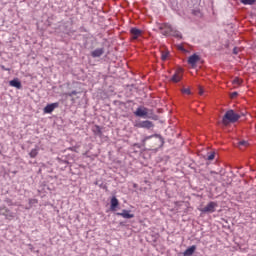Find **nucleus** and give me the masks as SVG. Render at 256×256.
Instances as JSON below:
<instances>
[{"label": "nucleus", "instance_id": "nucleus-1", "mask_svg": "<svg viewBox=\"0 0 256 256\" xmlns=\"http://www.w3.org/2000/svg\"><path fill=\"white\" fill-rule=\"evenodd\" d=\"M241 119V115L235 113L233 110H228L223 116L222 123L227 126L229 123H237Z\"/></svg>", "mask_w": 256, "mask_h": 256}, {"label": "nucleus", "instance_id": "nucleus-2", "mask_svg": "<svg viewBox=\"0 0 256 256\" xmlns=\"http://www.w3.org/2000/svg\"><path fill=\"white\" fill-rule=\"evenodd\" d=\"M158 29L162 32V35H171L173 31V26L169 23L159 24Z\"/></svg>", "mask_w": 256, "mask_h": 256}, {"label": "nucleus", "instance_id": "nucleus-3", "mask_svg": "<svg viewBox=\"0 0 256 256\" xmlns=\"http://www.w3.org/2000/svg\"><path fill=\"white\" fill-rule=\"evenodd\" d=\"M217 209V202H209L204 208H200L201 213H215Z\"/></svg>", "mask_w": 256, "mask_h": 256}, {"label": "nucleus", "instance_id": "nucleus-4", "mask_svg": "<svg viewBox=\"0 0 256 256\" xmlns=\"http://www.w3.org/2000/svg\"><path fill=\"white\" fill-rule=\"evenodd\" d=\"M200 60L201 57H199V55L193 54L188 58V64L191 65L193 69H195V67H197V63H199Z\"/></svg>", "mask_w": 256, "mask_h": 256}, {"label": "nucleus", "instance_id": "nucleus-5", "mask_svg": "<svg viewBox=\"0 0 256 256\" xmlns=\"http://www.w3.org/2000/svg\"><path fill=\"white\" fill-rule=\"evenodd\" d=\"M0 215H3L6 219H13V214L6 206H0Z\"/></svg>", "mask_w": 256, "mask_h": 256}, {"label": "nucleus", "instance_id": "nucleus-6", "mask_svg": "<svg viewBox=\"0 0 256 256\" xmlns=\"http://www.w3.org/2000/svg\"><path fill=\"white\" fill-rule=\"evenodd\" d=\"M136 117H147L149 115V110L145 107H138L134 112Z\"/></svg>", "mask_w": 256, "mask_h": 256}, {"label": "nucleus", "instance_id": "nucleus-7", "mask_svg": "<svg viewBox=\"0 0 256 256\" xmlns=\"http://www.w3.org/2000/svg\"><path fill=\"white\" fill-rule=\"evenodd\" d=\"M135 127H138L139 129H151L154 127V125L153 122L145 120L136 124Z\"/></svg>", "mask_w": 256, "mask_h": 256}, {"label": "nucleus", "instance_id": "nucleus-8", "mask_svg": "<svg viewBox=\"0 0 256 256\" xmlns=\"http://www.w3.org/2000/svg\"><path fill=\"white\" fill-rule=\"evenodd\" d=\"M181 79H183V69H178L172 76L171 81H173V83H179Z\"/></svg>", "mask_w": 256, "mask_h": 256}, {"label": "nucleus", "instance_id": "nucleus-9", "mask_svg": "<svg viewBox=\"0 0 256 256\" xmlns=\"http://www.w3.org/2000/svg\"><path fill=\"white\" fill-rule=\"evenodd\" d=\"M118 217H123V219H133L135 214H131V210H122V212L116 213Z\"/></svg>", "mask_w": 256, "mask_h": 256}, {"label": "nucleus", "instance_id": "nucleus-10", "mask_svg": "<svg viewBox=\"0 0 256 256\" xmlns=\"http://www.w3.org/2000/svg\"><path fill=\"white\" fill-rule=\"evenodd\" d=\"M130 34L132 39H139L143 35V31L140 30L139 28H131L130 29Z\"/></svg>", "mask_w": 256, "mask_h": 256}, {"label": "nucleus", "instance_id": "nucleus-11", "mask_svg": "<svg viewBox=\"0 0 256 256\" xmlns=\"http://www.w3.org/2000/svg\"><path fill=\"white\" fill-rule=\"evenodd\" d=\"M105 53V48H97L91 52V57H101Z\"/></svg>", "mask_w": 256, "mask_h": 256}, {"label": "nucleus", "instance_id": "nucleus-12", "mask_svg": "<svg viewBox=\"0 0 256 256\" xmlns=\"http://www.w3.org/2000/svg\"><path fill=\"white\" fill-rule=\"evenodd\" d=\"M57 107H59V103H57V102L52 103V104H48L44 108V113H51L52 111H55V109H57Z\"/></svg>", "mask_w": 256, "mask_h": 256}, {"label": "nucleus", "instance_id": "nucleus-13", "mask_svg": "<svg viewBox=\"0 0 256 256\" xmlns=\"http://www.w3.org/2000/svg\"><path fill=\"white\" fill-rule=\"evenodd\" d=\"M110 203L111 211H115L117 207H119V200L117 199V197H112Z\"/></svg>", "mask_w": 256, "mask_h": 256}, {"label": "nucleus", "instance_id": "nucleus-14", "mask_svg": "<svg viewBox=\"0 0 256 256\" xmlns=\"http://www.w3.org/2000/svg\"><path fill=\"white\" fill-rule=\"evenodd\" d=\"M10 87H15L16 89H21V81L18 78L13 79L9 82Z\"/></svg>", "mask_w": 256, "mask_h": 256}, {"label": "nucleus", "instance_id": "nucleus-15", "mask_svg": "<svg viewBox=\"0 0 256 256\" xmlns=\"http://www.w3.org/2000/svg\"><path fill=\"white\" fill-rule=\"evenodd\" d=\"M196 250H197V246L192 245L191 247L187 248L184 251L183 255L184 256H191V255H193V253H195Z\"/></svg>", "mask_w": 256, "mask_h": 256}, {"label": "nucleus", "instance_id": "nucleus-16", "mask_svg": "<svg viewBox=\"0 0 256 256\" xmlns=\"http://www.w3.org/2000/svg\"><path fill=\"white\" fill-rule=\"evenodd\" d=\"M92 131H93L94 135H98L99 137H101V135H103V131L101 130V127L99 125H95L92 128Z\"/></svg>", "mask_w": 256, "mask_h": 256}, {"label": "nucleus", "instance_id": "nucleus-17", "mask_svg": "<svg viewBox=\"0 0 256 256\" xmlns=\"http://www.w3.org/2000/svg\"><path fill=\"white\" fill-rule=\"evenodd\" d=\"M169 35H172V37H177V39H181V32H179L177 29L172 28V31Z\"/></svg>", "mask_w": 256, "mask_h": 256}, {"label": "nucleus", "instance_id": "nucleus-18", "mask_svg": "<svg viewBox=\"0 0 256 256\" xmlns=\"http://www.w3.org/2000/svg\"><path fill=\"white\" fill-rule=\"evenodd\" d=\"M242 83H243V80L238 77L234 78V80L232 81V85L234 87H239Z\"/></svg>", "mask_w": 256, "mask_h": 256}, {"label": "nucleus", "instance_id": "nucleus-19", "mask_svg": "<svg viewBox=\"0 0 256 256\" xmlns=\"http://www.w3.org/2000/svg\"><path fill=\"white\" fill-rule=\"evenodd\" d=\"M31 159H35V157H37V155H39V149L34 148L30 151L29 153Z\"/></svg>", "mask_w": 256, "mask_h": 256}, {"label": "nucleus", "instance_id": "nucleus-20", "mask_svg": "<svg viewBox=\"0 0 256 256\" xmlns=\"http://www.w3.org/2000/svg\"><path fill=\"white\" fill-rule=\"evenodd\" d=\"M256 0H241L243 5H255Z\"/></svg>", "mask_w": 256, "mask_h": 256}, {"label": "nucleus", "instance_id": "nucleus-21", "mask_svg": "<svg viewBox=\"0 0 256 256\" xmlns=\"http://www.w3.org/2000/svg\"><path fill=\"white\" fill-rule=\"evenodd\" d=\"M169 57V51H164L161 54L162 61H167V58Z\"/></svg>", "mask_w": 256, "mask_h": 256}, {"label": "nucleus", "instance_id": "nucleus-22", "mask_svg": "<svg viewBox=\"0 0 256 256\" xmlns=\"http://www.w3.org/2000/svg\"><path fill=\"white\" fill-rule=\"evenodd\" d=\"M249 145L248 141L242 140L238 142V147H247Z\"/></svg>", "mask_w": 256, "mask_h": 256}, {"label": "nucleus", "instance_id": "nucleus-23", "mask_svg": "<svg viewBox=\"0 0 256 256\" xmlns=\"http://www.w3.org/2000/svg\"><path fill=\"white\" fill-rule=\"evenodd\" d=\"M36 203H39V200L35 198L29 199V205H36Z\"/></svg>", "mask_w": 256, "mask_h": 256}, {"label": "nucleus", "instance_id": "nucleus-24", "mask_svg": "<svg viewBox=\"0 0 256 256\" xmlns=\"http://www.w3.org/2000/svg\"><path fill=\"white\" fill-rule=\"evenodd\" d=\"M182 93H185L186 95H191V90L189 88L182 89Z\"/></svg>", "mask_w": 256, "mask_h": 256}, {"label": "nucleus", "instance_id": "nucleus-25", "mask_svg": "<svg viewBox=\"0 0 256 256\" xmlns=\"http://www.w3.org/2000/svg\"><path fill=\"white\" fill-rule=\"evenodd\" d=\"M208 161H213V159H215V153H211L208 155Z\"/></svg>", "mask_w": 256, "mask_h": 256}, {"label": "nucleus", "instance_id": "nucleus-26", "mask_svg": "<svg viewBox=\"0 0 256 256\" xmlns=\"http://www.w3.org/2000/svg\"><path fill=\"white\" fill-rule=\"evenodd\" d=\"M237 95H238L237 92H233V93L231 94L232 99L235 98V97H237Z\"/></svg>", "mask_w": 256, "mask_h": 256}, {"label": "nucleus", "instance_id": "nucleus-27", "mask_svg": "<svg viewBox=\"0 0 256 256\" xmlns=\"http://www.w3.org/2000/svg\"><path fill=\"white\" fill-rule=\"evenodd\" d=\"M2 69H3L4 71H9V68H6L5 66H2Z\"/></svg>", "mask_w": 256, "mask_h": 256}, {"label": "nucleus", "instance_id": "nucleus-28", "mask_svg": "<svg viewBox=\"0 0 256 256\" xmlns=\"http://www.w3.org/2000/svg\"><path fill=\"white\" fill-rule=\"evenodd\" d=\"M199 95H203V90L201 88L199 89Z\"/></svg>", "mask_w": 256, "mask_h": 256}, {"label": "nucleus", "instance_id": "nucleus-29", "mask_svg": "<svg viewBox=\"0 0 256 256\" xmlns=\"http://www.w3.org/2000/svg\"><path fill=\"white\" fill-rule=\"evenodd\" d=\"M179 49H180V51H185V50L183 49V46H179Z\"/></svg>", "mask_w": 256, "mask_h": 256}, {"label": "nucleus", "instance_id": "nucleus-30", "mask_svg": "<svg viewBox=\"0 0 256 256\" xmlns=\"http://www.w3.org/2000/svg\"><path fill=\"white\" fill-rule=\"evenodd\" d=\"M72 95H77V92H76V91H73V92H72Z\"/></svg>", "mask_w": 256, "mask_h": 256}, {"label": "nucleus", "instance_id": "nucleus-31", "mask_svg": "<svg viewBox=\"0 0 256 256\" xmlns=\"http://www.w3.org/2000/svg\"><path fill=\"white\" fill-rule=\"evenodd\" d=\"M133 188H134V189H137V184H134V185H133Z\"/></svg>", "mask_w": 256, "mask_h": 256}, {"label": "nucleus", "instance_id": "nucleus-32", "mask_svg": "<svg viewBox=\"0 0 256 256\" xmlns=\"http://www.w3.org/2000/svg\"><path fill=\"white\" fill-rule=\"evenodd\" d=\"M212 174L214 173L215 175H217V173H215V172H211Z\"/></svg>", "mask_w": 256, "mask_h": 256}]
</instances>
